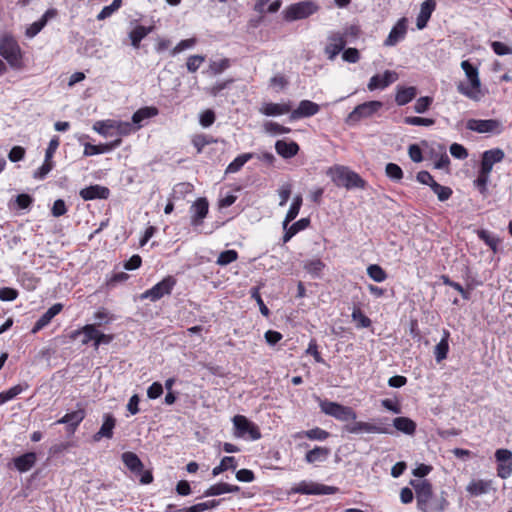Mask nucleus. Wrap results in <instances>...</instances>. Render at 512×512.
I'll return each instance as SVG.
<instances>
[{
    "mask_svg": "<svg viewBox=\"0 0 512 512\" xmlns=\"http://www.w3.org/2000/svg\"><path fill=\"white\" fill-rule=\"evenodd\" d=\"M263 127L267 133H270L273 135L287 134L291 131V129L289 127H285V126L280 125L277 122H273V121L265 122Z\"/></svg>",
    "mask_w": 512,
    "mask_h": 512,
    "instance_id": "52",
    "label": "nucleus"
},
{
    "mask_svg": "<svg viewBox=\"0 0 512 512\" xmlns=\"http://www.w3.org/2000/svg\"><path fill=\"white\" fill-rule=\"evenodd\" d=\"M319 407L323 413L339 421L355 420L357 418L356 412L351 407L337 402L319 399Z\"/></svg>",
    "mask_w": 512,
    "mask_h": 512,
    "instance_id": "7",
    "label": "nucleus"
},
{
    "mask_svg": "<svg viewBox=\"0 0 512 512\" xmlns=\"http://www.w3.org/2000/svg\"><path fill=\"white\" fill-rule=\"evenodd\" d=\"M497 461V475L501 479H507L512 474V452L508 449H498L495 452Z\"/></svg>",
    "mask_w": 512,
    "mask_h": 512,
    "instance_id": "14",
    "label": "nucleus"
},
{
    "mask_svg": "<svg viewBox=\"0 0 512 512\" xmlns=\"http://www.w3.org/2000/svg\"><path fill=\"white\" fill-rule=\"evenodd\" d=\"M209 211L208 200L204 197L198 198L191 206V225L200 226Z\"/></svg>",
    "mask_w": 512,
    "mask_h": 512,
    "instance_id": "20",
    "label": "nucleus"
},
{
    "mask_svg": "<svg viewBox=\"0 0 512 512\" xmlns=\"http://www.w3.org/2000/svg\"><path fill=\"white\" fill-rule=\"evenodd\" d=\"M276 152L283 158L289 159L297 155L299 152V145L294 142H286L285 140H278L275 143Z\"/></svg>",
    "mask_w": 512,
    "mask_h": 512,
    "instance_id": "29",
    "label": "nucleus"
},
{
    "mask_svg": "<svg viewBox=\"0 0 512 512\" xmlns=\"http://www.w3.org/2000/svg\"><path fill=\"white\" fill-rule=\"evenodd\" d=\"M271 0H257L255 6H254V10L260 14H263L265 12L267 13H275L277 12L281 5H282V1L281 0H275L273 1L268 7L267 9H265V6L270 2Z\"/></svg>",
    "mask_w": 512,
    "mask_h": 512,
    "instance_id": "42",
    "label": "nucleus"
},
{
    "mask_svg": "<svg viewBox=\"0 0 512 512\" xmlns=\"http://www.w3.org/2000/svg\"><path fill=\"white\" fill-rule=\"evenodd\" d=\"M79 195L84 201L108 199L110 190L105 186L96 184L81 189Z\"/></svg>",
    "mask_w": 512,
    "mask_h": 512,
    "instance_id": "22",
    "label": "nucleus"
},
{
    "mask_svg": "<svg viewBox=\"0 0 512 512\" xmlns=\"http://www.w3.org/2000/svg\"><path fill=\"white\" fill-rule=\"evenodd\" d=\"M63 309V304L61 303H55L52 305L41 317L36 321L32 328V333H37L40 330H42L44 327H46L51 320L59 314Z\"/></svg>",
    "mask_w": 512,
    "mask_h": 512,
    "instance_id": "23",
    "label": "nucleus"
},
{
    "mask_svg": "<svg viewBox=\"0 0 512 512\" xmlns=\"http://www.w3.org/2000/svg\"><path fill=\"white\" fill-rule=\"evenodd\" d=\"M351 317L353 321L357 322L358 328H368L372 324L370 318L367 317L359 307L353 308Z\"/></svg>",
    "mask_w": 512,
    "mask_h": 512,
    "instance_id": "47",
    "label": "nucleus"
},
{
    "mask_svg": "<svg viewBox=\"0 0 512 512\" xmlns=\"http://www.w3.org/2000/svg\"><path fill=\"white\" fill-rule=\"evenodd\" d=\"M302 203H303V198L301 195H296L293 199V202L285 216V219L283 221V228H286L287 225H289V223L291 221H293L299 214V211H300V208L302 206Z\"/></svg>",
    "mask_w": 512,
    "mask_h": 512,
    "instance_id": "37",
    "label": "nucleus"
},
{
    "mask_svg": "<svg viewBox=\"0 0 512 512\" xmlns=\"http://www.w3.org/2000/svg\"><path fill=\"white\" fill-rule=\"evenodd\" d=\"M417 95V89L413 86L398 89L395 101L399 106H403L412 101Z\"/></svg>",
    "mask_w": 512,
    "mask_h": 512,
    "instance_id": "36",
    "label": "nucleus"
},
{
    "mask_svg": "<svg viewBox=\"0 0 512 512\" xmlns=\"http://www.w3.org/2000/svg\"><path fill=\"white\" fill-rule=\"evenodd\" d=\"M250 295H251V298H253L257 302L261 314L266 317L269 316L270 311H269L268 307L265 305V303L260 295L259 287L251 288Z\"/></svg>",
    "mask_w": 512,
    "mask_h": 512,
    "instance_id": "58",
    "label": "nucleus"
},
{
    "mask_svg": "<svg viewBox=\"0 0 512 512\" xmlns=\"http://www.w3.org/2000/svg\"><path fill=\"white\" fill-rule=\"evenodd\" d=\"M93 129L104 137L114 135V119L97 121L93 125Z\"/></svg>",
    "mask_w": 512,
    "mask_h": 512,
    "instance_id": "39",
    "label": "nucleus"
},
{
    "mask_svg": "<svg viewBox=\"0 0 512 512\" xmlns=\"http://www.w3.org/2000/svg\"><path fill=\"white\" fill-rule=\"evenodd\" d=\"M333 183L338 187L365 189L366 181L361 176L346 166L335 165L327 171Z\"/></svg>",
    "mask_w": 512,
    "mask_h": 512,
    "instance_id": "3",
    "label": "nucleus"
},
{
    "mask_svg": "<svg viewBox=\"0 0 512 512\" xmlns=\"http://www.w3.org/2000/svg\"><path fill=\"white\" fill-rule=\"evenodd\" d=\"M227 483L220 482L210 486L203 494L204 497L218 496L227 493Z\"/></svg>",
    "mask_w": 512,
    "mask_h": 512,
    "instance_id": "61",
    "label": "nucleus"
},
{
    "mask_svg": "<svg viewBox=\"0 0 512 512\" xmlns=\"http://www.w3.org/2000/svg\"><path fill=\"white\" fill-rule=\"evenodd\" d=\"M505 153L501 148H493L482 153L480 168L491 172L493 165L503 161Z\"/></svg>",
    "mask_w": 512,
    "mask_h": 512,
    "instance_id": "21",
    "label": "nucleus"
},
{
    "mask_svg": "<svg viewBox=\"0 0 512 512\" xmlns=\"http://www.w3.org/2000/svg\"><path fill=\"white\" fill-rule=\"evenodd\" d=\"M388 418H379L375 423L356 421L353 424L346 425L345 430L352 434H359L361 432L377 433V434H392L393 430L387 423Z\"/></svg>",
    "mask_w": 512,
    "mask_h": 512,
    "instance_id": "6",
    "label": "nucleus"
},
{
    "mask_svg": "<svg viewBox=\"0 0 512 512\" xmlns=\"http://www.w3.org/2000/svg\"><path fill=\"white\" fill-rule=\"evenodd\" d=\"M325 264L320 259H313L305 263V270L313 276L318 277L322 270L324 269Z\"/></svg>",
    "mask_w": 512,
    "mask_h": 512,
    "instance_id": "55",
    "label": "nucleus"
},
{
    "mask_svg": "<svg viewBox=\"0 0 512 512\" xmlns=\"http://www.w3.org/2000/svg\"><path fill=\"white\" fill-rule=\"evenodd\" d=\"M398 79V75L394 71L386 70L383 74H376L369 80L367 88L370 91L376 89H385Z\"/></svg>",
    "mask_w": 512,
    "mask_h": 512,
    "instance_id": "18",
    "label": "nucleus"
},
{
    "mask_svg": "<svg viewBox=\"0 0 512 512\" xmlns=\"http://www.w3.org/2000/svg\"><path fill=\"white\" fill-rule=\"evenodd\" d=\"M383 103L380 101H368L362 104H359L354 108V110L348 115L347 121L349 123H355L360 121L363 118H368L375 114L379 109H381Z\"/></svg>",
    "mask_w": 512,
    "mask_h": 512,
    "instance_id": "13",
    "label": "nucleus"
},
{
    "mask_svg": "<svg viewBox=\"0 0 512 512\" xmlns=\"http://www.w3.org/2000/svg\"><path fill=\"white\" fill-rule=\"evenodd\" d=\"M403 122L407 125L411 126H433L435 124V120L432 118H424L419 116H406L403 119Z\"/></svg>",
    "mask_w": 512,
    "mask_h": 512,
    "instance_id": "48",
    "label": "nucleus"
},
{
    "mask_svg": "<svg viewBox=\"0 0 512 512\" xmlns=\"http://www.w3.org/2000/svg\"><path fill=\"white\" fill-rule=\"evenodd\" d=\"M238 259V253L236 250H225L218 256L216 263L220 266H226Z\"/></svg>",
    "mask_w": 512,
    "mask_h": 512,
    "instance_id": "54",
    "label": "nucleus"
},
{
    "mask_svg": "<svg viewBox=\"0 0 512 512\" xmlns=\"http://www.w3.org/2000/svg\"><path fill=\"white\" fill-rule=\"evenodd\" d=\"M291 111V105L289 103H264L260 108L259 112L266 116H278L289 113Z\"/></svg>",
    "mask_w": 512,
    "mask_h": 512,
    "instance_id": "26",
    "label": "nucleus"
},
{
    "mask_svg": "<svg viewBox=\"0 0 512 512\" xmlns=\"http://www.w3.org/2000/svg\"><path fill=\"white\" fill-rule=\"evenodd\" d=\"M490 173L491 172H488L481 168L479 169L478 176L474 181V184L481 194H484L487 191V184L489 182Z\"/></svg>",
    "mask_w": 512,
    "mask_h": 512,
    "instance_id": "51",
    "label": "nucleus"
},
{
    "mask_svg": "<svg viewBox=\"0 0 512 512\" xmlns=\"http://www.w3.org/2000/svg\"><path fill=\"white\" fill-rule=\"evenodd\" d=\"M82 334L84 335V338L82 339V344L86 345L90 341L96 342L98 329L93 324H87L82 327Z\"/></svg>",
    "mask_w": 512,
    "mask_h": 512,
    "instance_id": "56",
    "label": "nucleus"
},
{
    "mask_svg": "<svg viewBox=\"0 0 512 512\" xmlns=\"http://www.w3.org/2000/svg\"><path fill=\"white\" fill-rule=\"evenodd\" d=\"M329 432H327L324 429H321L319 427H315L313 429L299 432L296 437H307L310 440H318V441H324L329 437Z\"/></svg>",
    "mask_w": 512,
    "mask_h": 512,
    "instance_id": "41",
    "label": "nucleus"
},
{
    "mask_svg": "<svg viewBox=\"0 0 512 512\" xmlns=\"http://www.w3.org/2000/svg\"><path fill=\"white\" fill-rule=\"evenodd\" d=\"M461 68L465 72L469 85L460 82L457 85L458 92L469 99L479 101L483 94L481 92V81L479 78L478 68L470 63L469 60L462 61Z\"/></svg>",
    "mask_w": 512,
    "mask_h": 512,
    "instance_id": "2",
    "label": "nucleus"
},
{
    "mask_svg": "<svg viewBox=\"0 0 512 512\" xmlns=\"http://www.w3.org/2000/svg\"><path fill=\"white\" fill-rule=\"evenodd\" d=\"M204 61H205V56H203V55L189 56L187 59V62H186L187 70L191 73L196 72Z\"/></svg>",
    "mask_w": 512,
    "mask_h": 512,
    "instance_id": "59",
    "label": "nucleus"
},
{
    "mask_svg": "<svg viewBox=\"0 0 512 512\" xmlns=\"http://www.w3.org/2000/svg\"><path fill=\"white\" fill-rule=\"evenodd\" d=\"M368 276L375 282H383L387 279L386 271L378 264H371L367 268Z\"/></svg>",
    "mask_w": 512,
    "mask_h": 512,
    "instance_id": "45",
    "label": "nucleus"
},
{
    "mask_svg": "<svg viewBox=\"0 0 512 512\" xmlns=\"http://www.w3.org/2000/svg\"><path fill=\"white\" fill-rule=\"evenodd\" d=\"M320 111V106L310 100L300 101L298 107L290 111V120H298L316 115Z\"/></svg>",
    "mask_w": 512,
    "mask_h": 512,
    "instance_id": "19",
    "label": "nucleus"
},
{
    "mask_svg": "<svg viewBox=\"0 0 512 512\" xmlns=\"http://www.w3.org/2000/svg\"><path fill=\"white\" fill-rule=\"evenodd\" d=\"M37 455L35 452H27L23 455L15 457L13 463L19 472L29 471L36 463Z\"/></svg>",
    "mask_w": 512,
    "mask_h": 512,
    "instance_id": "28",
    "label": "nucleus"
},
{
    "mask_svg": "<svg viewBox=\"0 0 512 512\" xmlns=\"http://www.w3.org/2000/svg\"><path fill=\"white\" fill-rule=\"evenodd\" d=\"M310 226L309 218H301L300 220L294 222L291 226H286L284 229V235L282 237L283 243H287L291 240L293 236H295L298 232L305 230Z\"/></svg>",
    "mask_w": 512,
    "mask_h": 512,
    "instance_id": "30",
    "label": "nucleus"
},
{
    "mask_svg": "<svg viewBox=\"0 0 512 512\" xmlns=\"http://www.w3.org/2000/svg\"><path fill=\"white\" fill-rule=\"evenodd\" d=\"M124 465L136 476H140L141 484H150L153 482V475L150 470H144V465L140 458L134 452H124L121 456Z\"/></svg>",
    "mask_w": 512,
    "mask_h": 512,
    "instance_id": "8",
    "label": "nucleus"
},
{
    "mask_svg": "<svg viewBox=\"0 0 512 512\" xmlns=\"http://www.w3.org/2000/svg\"><path fill=\"white\" fill-rule=\"evenodd\" d=\"M177 280L173 276H166L160 282L155 284L152 288L146 290L141 294V299H150L155 302L160 300L165 295H170L175 287Z\"/></svg>",
    "mask_w": 512,
    "mask_h": 512,
    "instance_id": "11",
    "label": "nucleus"
},
{
    "mask_svg": "<svg viewBox=\"0 0 512 512\" xmlns=\"http://www.w3.org/2000/svg\"><path fill=\"white\" fill-rule=\"evenodd\" d=\"M28 388V384H18L11 388H9L6 391H3L0 393V405L6 403L7 401H10L14 399L16 396H18L20 393H22L24 390Z\"/></svg>",
    "mask_w": 512,
    "mask_h": 512,
    "instance_id": "40",
    "label": "nucleus"
},
{
    "mask_svg": "<svg viewBox=\"0 0 512 512\" xmlns=\"http://www.w3.org/2000/svg\"><path fill=\"white\" fill-rule=\"evenodd\" d=\"M433 99L429 96L420 97L414 104V111L416 113H425L431 106Z\"/></svg>",
    "mask_w": 512,
    "mask_h": 512,
    "instance_id": "60",
    "label": "nucleus"
},
{
    "mask_svg": "<svg viewBox=\"0 0 512 512\" xmlns=\"http://www.w3.org/2000/svg\"><path fill=\"white\" fill-rule=\"evenodd\" d=\"M254 157L253 153H243L238 155L226 168V174L228 173H236L241 170V168L252 158Z\"/></svg>",
    "mask_w": 512,
    "mask_h": 512,
    "instance_id": "38",
    "label": "nucleus"
},
{
    "mask_svg": "<svg viewBox=\"0 0 512 512\" xmlns=\"http://www.w3.org/2000/svg\"><path fill=\"white\" fill-rule=\"evenodd\" d=\"M134 131H136V128L132 123L114 120V134L118 135V138L127 136Z\"/></svg>",
    "mask_w": 512,
    "mask_h": 512,
    "instance_id": "46",
    "label": "nucleus"
},
{
    "mask_svg": "<svg viewBox=\"0 0 512 512\" xmlns=\"http://www.w3.org/2000/svg\"><path fill=\"white\" fill-rule=\"evenodd\" d=\"M335 486H327L313 481H301L290 489V493L301 495H332L338 492Z\"/></svg>",
    "mask_w": 512,
    "mask_h": 512,
    "instance_id": "10",
    "label": "nucleus"
},
{
    "mask_svg": "<svg viewBox=\"0 0 512 512\" xmlns=\"http://www.w3.org/2000/svg\"><path fill=\"white\" fill-rule=\"evenodd\" d=\"M153 30V27H145L142 25H137L130 33L129 38L131 40V45L134 48H139L140 42Z\"/></svg>",
    "mask_w": 512,
    "mask_h": 512,
    "instance_id": "35",
    "label": "nucleus"
},
{
    "mask_svg": "<svg viewBox=\"0 0 512 512\" xmlns=\"http://www.w3.org/2000/svg\"><path fill=\"white\" fill-rule=\"evenodd\" d=\"M393 426L396 430L407 435H413L417 427L416 423L412 419L403 416L394 418Z\"/></svg>",
    "mask_w": 512,
    "mask_h": 512,
    "instance_id": "32",
    "label": "nucleus"
},
{
    "mask_svg": "<svg viewBox=\"0 0 512 512\" xmlns=\"http://www.w3.org/2000/svg\"><path fill=\"white\" fill-rule=\"evenodd\" d=\"M330 449L327 447L316 446L314 449L309 450L305 455V461L309 464L325 461L330 455Z\"/></svg>",
    "mask_w": 512,
    "mask_h": 512,
    "instance_id": "33",
    "label": "nucleus"
},
{
    "mask_svg": "<svg viewBox=\"0 0 512 512\" xmlns=\"http://www.w3.org/2000/svg\"><path fill=\"white\" fill-rule=\"evenodd\" d=\"M236 467V459L232 456H225L224 458H222L220 464L213 468L212 474L213 476H217L228 469L234 470L236 469Z\"/></svg>",
    "mask_w": 512,
    "mask_h": 512,
    "instance_id": "43",
    "label": "nucleus"
},
{
    "mask_svg": "<svg viewBox=\"0 0 512 512\" xmlns=\"http://www.w3.org/2000/svg\"><path fill=\"white\" fill-rule=\"evenodd\" d=\"M410 484L415 490L417 509L421 512H444L449 507L447 492L435 494L430 481L411 480Z\"/></svg>",
    "mask_w": 512,
    "mask_h": 512,
    "instance_id": "1",
    "label": "nucleus"
},
{
    "mask_svg": "<svg viewBox=\"0 0 512 512\" xmlns=\"http://www.w3.org/2000/svg\"><path fill=\"white\" fill-rule=\"evenodd\" d=\"M116 425V419L112 414H105L104 421L99 431L94 434V441H99L102 438L111 439L113 437V430Z\"/></svg>",
    "mask_w": 512,
    "mask_h": 512,
    "instance_id": "25",
    "label": "nucleus"
},
{
    "mask_svg": "<svg viewBox=\"0 0 512 512\" xmlns=\"http://www.w3.org/2000/svg\"><path fill=\"white\" fill-rule=\"evenodd\" d=\"M319 10V6L312 0L299 1L287 6L282 11L283 19L287 22L306 19Z\"/></svg>",
    "mask_w": 512,
    "mask_h": 512,
    "instance_id": "5",
    "label": "nucleus"
},
{
    "mask_svg": "<svg viewBox=\"0 0 512 512\" xmlns=\"http://www.w3.org/2000/svg\"><path fill=\"white\" fill-rule=\"evenodd\" d=\"M407 34V19L400 18L397 23L392 27L389 35L384 41V46L393 47L405 38Z\"/></svg>",
    "mask_w": 512,
    "mask_h": 512,
    "instance_id": "17",
    "label": "nucleus"
},
{
    "mask_svg": "<svg viewBox=\"0 0 512 512\" xmlns=\"http://www.w3.org/2000/svg\"><path fill=\"white\" fill-rule=\"evenodd\" d=\"M159 110L156 107H143L138 109L132 116V124L136 125V130L142 127V121L157 116Z\"/></svg>",
    "mask_w": 512,
    "mask_h": 512,
    "instance_id": "31",
    "label": "nucleus"
},
{
    "mask_svg": "<svg viewBox=\"0 0 512 512\" xmlns=\"http://www.w3.org/2000/svg\"><path fill=\"white\" fill-rule=\"evenodd\" d=\"M341 34L344 35L346 42L352 41V40L357 39L360 36L361 29H360L359 25L352 24V25L346 26L344 28L343 33H341Z\"/></svg>",
    "mask_w": 512,
    "mask_h": 512,
    "instance_id": "63",
    "label": "nucleus"
},
{
    "mask_svg": "<svg viewBox=\"0 0 512 512\" xmlns=\"http://www.w3.org/2000/svg\"><path fill=\"white\" fill-rule=\"evenodd\" d=\"M346 39L340 32H332L328 36V43L325 46L324 52L329 60H334L335 57L344 49Z\"/></svg>",
    "mask_w": 512,
    "mask_h": 512,
    "instance_id": "16",
    "label": "nucleus"
},
{
    "mask_svg": "<svg viewBox=\"0 0 512 512\" xmlns=\"http://www.w3.org/2000/svg\"><path fill=\"white\" fill-rule=\"evenodd\" d=\"M54 162L52 160H44V163L34 172L35 179H44L47 174L53 169Z\"/></svg>",
    "mask_w": 512,
    "mask_h": 512,
    "instance_id": "62",
    "label": "nucleus"
},
{
    "mask_svg": "<svg viewBox=\"0 0 512 512\" xmlns=\"http://www.w3.org/2000/svg\"><path fill=\"white\" fill-rule=\"evenodd\" d=\"M85 416V410L80 408L70 413H66L63 417L58 419L55 424H66L67 433L72 435L75 433L80 423L84 420Z\"/></svg>",
    "mask_w": 512,
    "mask_h": 512,
    "instance_id": "15",
    "label": "nucleus"
},
{
    "mask_svg": "<svg viewBox=\"0 0 512 512\" xmlns=\"http://www.w3.org/2000/svg\"><path fill=\"white\" fill-rule=\"evenodd\" d=\"M386 175L393 181H400L403 178L401 167L395 163H388L385 168Z\"/></svg>",
    "mask_w": 512,
    "mask_h": 512,
    "instance_id": "57",
    "label": "nucleus"
},
{
    "mask_svg": "<svg viewBox=\"0 0 512 512\" xmlns=\"http://www.w3.org/2000/svg\"><path fill=\"white\" fill-rule=\"evenodd\" d=\"M435 9V0H425L421 4L420 12L416 18V26L419 30H422L427 26V23Z\"/></svg>",
    "mask_w": 512,
    "mask_h": 512,
    "instance_id": "24",
    "label": "nucleus"
},
{
    "mask_svg": "<svg viewBox=\"0 0 512 512\" xmlns=\"http://www.w3.org/2000/svg\"><path fill=\"white\" fill-rule=\"evenodd\" d=\"M466 127L477 133L500 134L503 131V125L498 119H470L467 121Z\"/></svg>",
    "mask_w": 512,
    "mask_h": 512,
    "instance_id": "12",
    "label": "nucleus"
},
{
    "mask_svg": "<svg viewBox=\"0 0 512 512\" xmlns=\"http://www.w3.org/2000/svg\"><path fill=\"white\" fill-rule=\"evenodd\" d=\"M121 6H122V0H113L110 5L103 7V9L97 15V20L102 21V20L110 17Z\"/></svg>",
    "mask_w": 512,
    "mask_h": 512,
    "instance_id": "53",
    "label": "nucleus"
},
{
    "mask_svg": "<svg viewBox=\"0 0 512 512\" xmlns=\"http://www.w3.org/2000/svg\"><path fill=\"white\" fill-rule=\"evenodd\" d=\"M193 189L194 187L191 183L181 182L174 186L171 196L174 199L185 198L186 195L192 193Z\"/></svg>",
    "mask_w": 512,
    "mask_h": 512,
    "instance_id": "44",
    "label": "nucleus"
},
{
    "mask_svg": "<svg viewBox=\"0 0 512 512\" xmlns=\"http://www.w3.org/2000/svg\"><path fill=\"white\" fill-rule=\"evenodd\" d=\"M234 427V436L237 438H248L258 440L261 438V432L256 424L243 415H236L232 419Z\"/></svg>",
    "mask_w": 512,
    "mask_h": 512,
    "instance_id": "9",
    "label": "nucleus"
},
{
    "mask_svg": "<svg viewBox=\"0 0 512 512\" xmlns=\"http://www.w3.org/2000/svg\"><path fill=\"white\" fill-rule=\"evenodd\" d=\"M431 189L437 195L438 200L441 202L448 200L453 193L450 187L442 186L437 182H433V185H431Z\"/></svg>",
    "mask_w": 512,
    "mask_h": 512,
    "instance_id": "50",
    "label": "nucleus"
},
{
    "mask_svg": "<svg viewBox=\"0 0 512 512\" xmlns=\"http://www.w3.org/2000/svg\"><path fill=\"white\" fill-rule=\"evenodd\" d=\"M449 336L450 333L447 330H444V335L440 342L435 346L434 355L435 359L438 363L442 362L447 358L449 352Z\"/></svg>",
    "mask_w": 512,
    "mask_h": 512,
    "instance_id": "34",
    "label": "nucleus"
},
{
    "mask_svg": "<svg viewBox=\"0 0 512 512\" xmlns=\"http://www.w3.org/2000/svg\"><path fill=\"white\" fill-rule=\"evenodd\" d=\"M450 153L451 155L460 160H464L468 157V150L461 144L453 143L450 146Z\"/></svg>",
    "mask_w": 512,
    "mask_h": 512,
    "instance_id": "64",
    "label": "nucleus"
},
{
    "mask_svg": "<svg viewBox=\"0 0 512 512\" xmlns=\"http://www.w3.org/2000/svg\"><path fill=\"white\" fill-rule=\"evenodd\" d=\"M0 55L7 61L11 68L21 70L24 67L21 48L13 36L4 35L1 37Z\"/></svg>",
    "mask_w": 512,
    "mask_h": 512,
    "instance_id": "4",
    "label": "nucleus"
},
{
    "mask_svg": "<svg viewBox=\"0 0 512 512\" xmlns=\"http://www.w3.org/2000/svg\"><path fill=\"white\" fill-rule=\"evenodd\" d=\"M478 237L491 248L493 252H496L499 245V239L492 235L490 232L486 230H479Z\"/></svg>",
    "mask_w": 512,
    "mask_h": 512,
    "instance_id": "49",
    "label": "nucleus"
},
{
    "mask_svg": "<svg viewBox=\"0 0 512 512\" xmlns=\"http://www.w3.org/2000/svg\"><path fill=\"white\" fill-rule=\"evenodd\" d=\"M492 489L491 480H472L466 487V491L472 497H478L487 494Z\"/></svg>",
    "mask_w": 512,
    "mask_h": 512,
    "instance_id": "27",
    "label": "nucleus"
}]
</instances>
